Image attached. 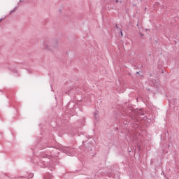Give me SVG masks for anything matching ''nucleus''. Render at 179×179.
Masks as SVG:
<instances>
[{
  "instance_id": "f257e3e1",
  "label": "nucleus",
  "mask_w": 179,
  "mask_h": 179,
  "mask_svg": "<svg viewBox=\"0 0 179 179\" xmlns=\"http://www.w3.org/2000/svg\"><path fill=\"white\" fill-rule=\"evenodd\" d=\"M42 47L48 51H55L58 48V42L47 38L43 41Z\"/></svg>"
},
{
  "instance_id": "f03ea898",
  "label": "nucleus",
  "mask_w": 179,
  "mask_h": 179,
  "mask_svg": "<svg viewBox=\"0 0 179 179\" xmlns=\"http://www.w3.org/2000/svg\"><path fill=\"white\" fill-rule=\"evenodd\" d=\"M43 157H48L49 159H51V157H54L55 156H58V150L57 148H50V150L45 153H43L41 155Z\"/></svg>"
},
{
  "instance_id": "7ed1b4c3",
  "label": "nucleus",
  "mask_w": 179,
  "mask_h": 179,
  "mask_svg": "<svg viewBox=\"0 0 179 179\" xmlns=\"http://www.w3.org/2000/svg\"><path fill=\"white\" fill-rule=\"evenodd\" d=\"M63 152H64V153H66L68 156H72V152H73V150L70 148H66L63 150Z\"/></svg>"
},
{
  "instance_id": "20e7f679",
  "label": "nucleus",
  "mask_w": 179,
  "mask_h": 179,
  "mask_svg": "<svg viewBox=\"0 0 179 179\" xmlns=\"http://www.w3.org/2000/svg\"><path fill=\"white\" fill-rule=\"evenodd\" d=\"M45 179H52V175H51V174H47V175L45 176Z\"/></svg>"
},
{
  "instance_id": "39448f33",
  "label": "nucleus",
  "mask_w": 179,
  "mask_h": 179,
  "mask_svg": "<svg viewBox=\"0 0 179 179\" xmlns=\"http://www.w3.org/2000/svg\"><path fill=\"white\" fill-rule=\"evenodd\" d=\"M95 120H99V112H95L94 114Z\"/></svg>"
},
{
  "instance_id": "423d86ee",
  "label": "nucleus",
  "mask_w": 179,
  "mask_h": 179,
  "mask_svg": "<svg viewBox=\"0 0 179 179\" xmlns=\"http://www.w3.org/2000/svg\"><path fill=\"white\" fill-rule=\"evenodd\" d=\"M17 9V7H15V8H14L13 10H11L10 11V15H11V13H13V12H15Z\"/></svg>"
},
{
  "instance_id": "0eeeda50",
  "label": "nucleus",
  "mask_w": 179,
  "mask_h": 179,
  "mask_svg": "<svg viewBox=\"0 0 179 179\" xmlns=\"http://www.w3.org/2000/svg\"><path fill=\"white\" fill-rule=\"evenodd\" d=\"M140 36H141V37H143V34H140Z\"/></svg>"
},
{
  "instance_id": "6e6552de",
  "label": "nucleus",
  "mask_w": 179,
  "mask_h": 179,
  "mask_svg": "<svg viewBox=\"0 0 179 179\" xmlns=\"http://www.w3.org/2000/svg\"><path fill=\"white\" fill-rule=\"evenodd\" d=\"M157 6H159V3H156Z\"/></svg>"
},
{
  "instance_id": "1a4fd4ad",
  "label": "nucleus",
  "mask_w": 179,
  "mask_h": 179,
  "mask_svg": "<svg viewBox=\"0 0 179 179\" xmlns=\"http://www.w3.org/2000/svg\"><path fill=\"white\" fill-rule=\"evenodd\" d=\"M2 20H3V19H2V18H1V19H0V22H2Z\"/></svg>"
},
{
  "instance_id": "9d476101",
  "label": "nucleus",
  "mask_w": 179,
  "mask_h": 179,
  "mask_svg": "<svg viewBox=\"0 0 179 179\" xmlns=\"http://www.w3.org/2000/svg\"><path fill=\"white\" fill-rule=\"evenodd\" d=\"M121 36H122V31H121Z\"/></svg>"
},
{
  "instance_id": "9b49d317",
  "label": "nucleus",
  "mask_w": 179,
  "mask_h": 179,
  "mask_svg": "<svg viewBox=\"0 0 179 179\" xmlns=\"http://www.w3.org/2000/svg\"><path fill=\"white\" fill-rule=\"evenodd\" d=\"M141 114L143 115V113H141Z\"/></svg>"
},
{
  "instance_id": "f8f14e48",
  "label": "nucleus",
  "mask_w": 179,
  "mask_h": 179,
  "mask_svg": "<svg viewBox=\"0 0 179 179\" xmlns=\"http://www.w3.org/2000/svg\"><path fill=\"white\" fill-rule=\"evenodd\" d=\"M20 2H22V0H20Z\"/></svg>"
},
{
  "instance_id": "ddd939ff",
  "label": "nucleus",
  "mask_w": 179,
  "mask_h": 179,
  "mask_svg": "<svg viewBox=\"0 0 179 179\" xmlns=\"http://www.w3.org/2000/svg\"><path fill=\"white\" fill-rule=\"evenodd\" d=\"M116 2H118V0H116Z\"/></svg>"
}]
</instances>
